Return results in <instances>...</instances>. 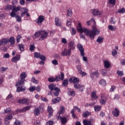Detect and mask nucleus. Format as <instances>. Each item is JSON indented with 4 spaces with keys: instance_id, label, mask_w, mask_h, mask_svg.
Instances as JSON below:
<instances>
[{
    "instance_id": "nucleus-53",
    "label": "nucleus",
    "mask_w": 125,
    "mask_h": 125,
    "mask_svg": "<svg viewBox=\"0 0 125 125\" xmlns=\"http://www.w3.org/2000/svg\"><path fill=\"white\" fill-rule=\"evenodd\" d=\"M67 16L71 17L72 16V10L71 9H68L67 12Z\"/></svg>"
},
{
    "instance_id": "nucleus-35",
    "label": "nucleus",
    "mask_w": 125,
    "mask_h": 125,
    "mask_svg": "<svg viewBox=\"0 0 125 125\" xmlns=\"http://www.w3.org/2000/svg\"><path fill=\"white\" fill-rule=\"evenodd\" d=\"M67 94L69 96H75V91H74V90L72 89H70L67 92Z\"/></svg>"
},
{
    "instance_id": "nucleus-18",
    "label": "nucleus",
    "mask_w": 125,
    "mask_h": 125,
    "mask_svg": "<svg viewBox=\"0 0 125 125\" xmlns=\"http://www.w3.org/2000/svg\"><path fill=\"white\" fill-rule=\"evenodd\" d=\"M21 17H24V16H25V14H26L27 13H28V12H29V10L25 7H23L21 8Z\"/></svg>"
},
{
    "instance_id": "nucleus-7",
    "label": "nucleus",
    "mask_w": 125,
    "mask_h": 125,
    "mask_svg": "<svg viewBox=\"0 0 125 125\" xmlns=\"http://www.w3.org/2000/svg\"><path fill=\"white\" fill-rule=\"evenodd\" d=\"M47 36H48V33L45 31H41V38L39 39V41H43V40L47 38Z\"/></svg>"
},
{
    "instance_id": "nucleus-51",
    "label": "nucleus",
    "mask_w": 125,
    "mask_h": 125,
    "mask_svg": "<svg viewBox=\"0 0 125 125\" xmlns=\"http://www.w3.org/2000/svg\"><path fill=\"white\" fill-rule=\"evenodd\" d=\"M118 13H125V9L124 8H122L118 10L117 11Z\"/></svg>"
},
{
    "instance_id": "nucleus-19",
    "label": "nucleus",
    "mask_w": 125,
    "mask_h": 125,
    "mask_svg": "<svg viewBox=\"0 0 125 125\" xmlns=\"http://www.w3.org/2000/svg\"><path fill=\"white\" fill-rule=\"evenodd\" d=\"M42 110L41 107H36L34 109L33 111L34 116H39L40 115V113H41V110Z\"/></svg>"
},
{
    "instance_id": "nucleus-29",
    "label": "nucleus",
    "mask_w": 125,
    "mask_h": 125,
    "mask_svg": "<svg viewBox=\"0 0 125 125\" xmlns=\"http://www.w3.org/2000/svg\"><path fill=\"white\" fill-rule=\"evenodd\" d=\"M75 44H74V42H70L68 43V49H70V50H74L75 49Z\"/></svg>"
},
{
    "instance_id": "nucleus-2",
    "label": "nucleus",
    "mask_w": 125,
    "mask_h": 125,
    "mask_svg": "<svg viewBox=\"0 0 125 125\" xmlns=\"http://www.w3.org/2000/svg\"><path fill=\"white\" fill-rule=\"evenodd\" d=\"M49 88L51 90L55 96H58L59 95V92H60V89L56 87L54 84H50L48 85Z\"/></svg>"
},
{
    "instance_id": "nucleus-16",
    "label": "nucleus",
    "mask_w": 125,
    "mask_h": 125,
    "mask_svg": "<svg viewBox=\"0 0 125 125\" xmlns=\"http://www.w3.org/2000/svg\"><path fill=\"white\" fill-rule=\"evenodd\" d=\"M47 112L49 114L48 118H50L53 115V109L51 106H48L47 109Z\"/></svg>"
},
{
    "instance_id": "nucleus-21",
    "label": "nucleus",
    "mask_w": 125,
    "mask_h": 125,
    "mask_svg": "<svg viewBox=\"0 0 125 125\" xmlns=\"http://www.w3.org/2000/svg\"><path fill=\"white\" fill-rule=\"evenodd\" d=\"M55 22L56 26H58V27H60V26L62 25L61 20H60V19L59 18H56L55 20Z\"/></svg>"
},
{
    "instance_id": "nucleus-1",
    "label": "nucleus",
    "mask_w": 125,
    "mask_h": 125,
    "mask_svg": "<svg viewBox=\"0 0 125 125\" xmlns=\"http://www.w3.org/2000/svg\"><path fill=\"white\" fill-rule=\"evenodd\" d=\"M77 30L79 32V33H81V34L84 33L85 36L88 37L90 40H94L95 36L97 35H99V33H100V30L97 29L95 26H93V28L91 29L83 28L81 22L78 23V25L77 27Z\"/></svg>"
},
{
    "instance_id": "nucleus-17",
    "label": "nucleus",
    "mask_w": 125,
    "mask_h": 125,
    "mask_svg": "<svg viewBox=\"0 0 125 125\" xmlns=\"http://www.w3.org/2000/svg\"><path fill=\"white\" fill-rule=\"evenodd\" d=\"M112 115L114 117L118 118L120 116V110H119V109L115 108L112 111Z\"/></svg>"
},
{
    "instance_id": "nucleus-61",
    "label": "nucleus",
    "mask_w": 125,
    "mask_h": 125,
    "mask_svg": "<svg viewBox=\"0 0 125 125\" xmlns=\"http://www.w3.org/2000/svg\"><path fill=\"white\" fill-rule=\"evenodd\" d=\"M31 82L32 83H38V80H36V78L35 77H32L31 79Z\"/></svg>"
},
{
    "instance_id": "nucleus-58",
    "label": "nucleus",
    "mask_w": 125,
    "mask_h": 125,
    "mask_svg": "<svg viewBox=\"0 0 125 125\" xmlns=\"http://www.w3.org/2000/svg\"><path fill=\"white\" fill-rule=\"evenodd\" d=\"M36 48V47H35V45H31L30 46V51H34L35 50V49Z\"/></svg>"
},
{
    "instance_id": "nucleus-62",
    "label": "nucleus",
    "mask_w": 125,
    "mask_h": 125,
    "mask_svg": "<svg viewBox=\"0 0 125 125\" xmlns=\"http://www.w3.org/2000/svg\"><path fill=\"white\" fill-rule=\"evenodd\" d=\"M117 54H118L117 51L115 49H113L112 51V55H113V56H116Z\"/></svg>"
},
{
    "instance_id": "nucleus-31",
    "label": "nucleus",
    "mask_w": 125,
    "mask_h": 125,
    "mask_svg": "<svg viewBox=\"0 0 125 125\" xmlns=\"http://www.w3.org/2000/svg\"><path fill=\"white\" fill-rule=\"evenodd\" d=\"M99 83L101 85H102V86H106V80L104 79H101L99 81Z\"/></svg>"
},
{
    "instance_id": "nucleus-42",
    "label": "nucleus",
    "mask_w": 125,
    "mask_h": 125,
    "mask_svg": "<svg viewBox=\"0 0 125 125\" xmlns=\"http://www.w3.org/2000/svg\"><path fill=\"white\" fill-rule=\"evenodd\" d=\"M90 112L87 111L83 112V118H87V117H88V116H90Z\"/></svg>"
},
{
    "instance_id": "nucleus-22",
    "label": "nucleus",
    "mask_w": 125,
    "mask_h": 125,
    "mask_svg": "<svg viewBox=\"0 0 125 125\" xmlns=\"http://www.w3.org/2000/svg\"><path fill=\"white\" fill-rule=\"evenodd\" d=\"M104 65L105 68L109 69L111 67V62L109 61L105 60L104 62Z\"/></svg>"
},
{
    "instance_id": "nucleus-28",
    "label": "nucleus",
    "mask_w": 125,
    "mask_h": 125,
    "mask_svg": "<svg viewBox=\"0 0 125 125\" xmlns=\"http://www.w3.org/2000/svg\"><path fill=\"white\" fill-rule=\"evenodd\" d=\"M75 22V20L74 19H68L67 20V22H66V25L68 27H71V25H72V23H74Z\"/></svg>"
},
{
    "instance_id": "nucleus-5",
    "label": "nucleus",
    "mask_w": 125,
    "mask_h": 125,
    "mask_svg": "<svg viewBox=\"0 0 125 125\" xmlns=\"http://www.w3.org/2000/svg\"><path fill=\"white\" fill-rule=\"evenodd\" d=\"M92 14L93 16H99L101 17L103 14V11L99 10L98 9H94L92 11Z\"/></svg>"
},
{
    "instance_id": "nucleus-8",
    "label": "nucleus",
    "mask_w": 125,
    "mask_h": 125,
    "mask_svg": "<svg viewBox=\"0 0 125 125\" xmlns=\"http://www.w3.org/2000/svg\"><path fill=\"white\" fill-rule=\"evenodd\" d=\"M71 52L72 51L70 49L65 48L62 51V56H71Z\"/></svg>"
},
{
    "instance_id": "nucleus-45",
    "label": "nucleus",
    "mask_w": 125,
    "mask_h": 125,
    "mask_svg": "<svg viewBox=\"0 0 125 125\" xmlns=\"http://www.w3.org/2000/svg\"><path fill=\"white\" fill-rule=\"evenodd\" d=\"M101 74L103 76V77H106L107 75V72L106 71V70L102 69L101 70Z\"/></svg>"
},
{
    "instance_id": "nucleus-3",
    "label": "nucleus",
    "mask_w": 125,
    "mask_h": 125,
    "mask_svg": "<svg viewBox=\"0 0 125 125\" xmlns=\"http://www.w3.org/2000/svg\"><path fill=\"white\" fill-rule=\"evenodd\" d=\"M27 77V74L25 72H23L20 76L21 80H19L17 82L16 85V86H19L22 85V84H24V82L25 81V79Z\"/></svg>"
},
{
    "instance_id": "nucleus-27",
    "label": "nucleus",
    "mask_w": 125,
    "mask_h": 125,
    "mask_svg": "<svg viewBox=\"0 0 125 125\" xmlns=\"http://www.w3.org/2000/svg\"><path fill=\"white\" fill-rule=\"evenodd\" d=\"M31 107L32 106H27L26 107H24L22 109L19 110L18 111L22 112V113H24V112H26L27 111H28V110H30Z\"/></svg>"
},
{
    "instance_id": "nucleus-14",
    "label": "nucleus",
    "mask_w": 125,
    "mask_h": 125,
    "mask_svg": "<svg viewBox=\"0 0 125 125\" xmlns=\"http://www.w3.org/2000/svg\"><path fill=\"white\" fill-rule=\"evenodd\" d=\"M44 21V17L43 16H40L38 19L36 20V23L38 25H42V23Z\"/></svg>"
},
{
    "instance_id": "nucleus-23",
    "label": "nucleus",
    "mask_w": 125,
    "mask_h": 125,
    "mask_svg": "<svg viewBox=\"0 0 125 125\" xmlns=\"http://www.w3.org/2000/svg\"><path fill=\"white\" fill-rule=\"evenodd\" d=\"M25 90H26V87L24 86L17 87V92H21L22 91H25Z\"/></svg>"
},
{
    "instance_id": "nucleus-32",
    "label": "nucleus",
    "mask_w": 125,
    "mask_h": 125,
    "mask_svg": "<svg viewBox=\"0 0 125 125\" xmlns=\"http://www.w3.org/2000/svg\"><path fill=\"white\" fill-rule=\"evenodd\" d=\"M93 76H95L96 77H99V73H98V71H96L95 72H92L91 74V79H93L94 77Z\"/></svg>"
},
{
    "instance_id": "nucleus-57",
    "label": "nucleus",
    "mask_w": 125,
    "mask_h": 125,
    "mask_svg": "<svg viewBox=\"0 0 125 125\" xmlns=\"http://www.w3.org/2000/svg\"><path fill=\"white\" fill-rule=\"evenodd\" d=\"M62 84L63 85H64V86H66V85H68V80L65 79L63 81L62 83Z\"/></svg>"
},
{
    "instance_id": "nucleus-46",
    "label": "nucleus",
    "mask_w": 125,
    "mask_h": 125,
    "mask_svg": "<svg viewBox=\"0 0 125 125\" xmlns=\"http://www.w3.org/2000/svg\"><path fill=\"white\" fill-rule=\"evenodd\" d=\"M15 17H16V19L17 22H21V21H22V19L21 18V17L20 16H17V15Z\"/></svg>"
},
{
    "instance_id": "nucleus-59",
    "label": "nucleus",
    "mask_w": 125,
    "mask_h": 125,
    "mask_svg": "<svg viewBox=\"0 0 125 125\" xmlns=\"http://www.w3.org/2000/svg\"><path fill=\"white\" fill-rule=\"evenodd\" d=\"M109 3L114 5L116 3V0H108Z\"/></svg>"
},
{
    "instance_id": "nucleus-30",
    "label": "nucleus",
    "mask_w": 125,
    "mask_h": 125,
    "mask_svg": "<svg viewBox=\"0 0 125 125\" xmlns=\"http://www.w3.org/2000/svg\"><path fill=\"white\" fill-rule=\"evenodd\" d=\"M9 42L10 43V45H13V44L15 43V39L14 38V37H12L10 38V39H9Z\"/></svg>"
},
{
    "instance_id": "nucleus-24",
    "label": "nucleus",
    "mask_w": 125,
    "mask_h": 125,
    "mask_svg": "<svg viewBox=\"0 0 125 125\" xmlns=\"http://www.w3.org/2000/svg\"><path fill=\"white\" fill-rule=\"evenodd\" d=\"M90 23H93V24H94V25L92 26V29H93V27H95L96 28V22H95L94 19H92L91 21H87L86 24L87 26H89L90 25Z\"/></svg>"
},
{
    "instance_id": "nucleus-20",
    "label": "nucleus",
    "mask_w": 125,
    "mask_h": 125,
    "mask_svg": "<svg viewBox=\"0 0 125 125\" xmlns=\"http://www.w3.org/2000/svg\"><path fill=\"white\" fill-rule=\"evenodd\" d=\"M56 82H58L59 81H61L64 80V74L63 73H61V74L58 75L56 77Z\"/></svg>"
},
{
    "instance_id": "nucleus-38",
    "label": "nucleus",
    "mask_w": 125,
    "mask_h": 125,
    "mask_svg": "<svg viewBox=\"0 0 125 125\" xmlns=\"http://www.w3.org/2000/svg\"><path fill=\"white\" fill-rule=\"evenodd\" d=\"M108 28L110 31H111V32H115L116 29V26L113 25H108Z\"/></svg>"
},
{
    "instance_id": "nucleus-54",
    "label": "nucleus",
    "mask_w": 125,
    "mask_h": 125,
    "mask_svg": "<svg viewBox=\"0 0 125 125\" xmlns=\"http://www.w3.org/2000/svg\"><path fill=\"white\" fill-rule=\"evenodd\" d=\"M7 70V67H2L0 68V71L2 72V73H4Z\"/></svg>"
},
{
    "instance_id": "nucleus-6",
    "label": "nucleus",
    "mask_w": 125,
    "mask_h": 125,
    "mask_svg": "<svg viewBox=\"0 0 125 125\" xmlns=\"http://www.w3.org/2000/svg\"><path fill=\"white\" fill-rule=\"evenodd\" d=\"M13 117L12 116V114H9L8 115H7L4 118V123L5 125H9V123L10 122L9 121L11 120L12 119H13Z\"/></svg>"
},
{
    "instance_id": "nucleus-40",
    "label": "nucleus",
    "mask_w": 125,
    "mask_h": 125,
    "mask_svg": "<svg viewBox=\"0 0 125 125\" xmlns=\"http://www.w3.org/2000/svg\"><path fill=\"white\" fill-rule=\"evenodd\" d=\"M13 7L12 5L8 4L5 7V10L7 11H8V10H11L12 9Z\"/></svg>"
},
{
    "instance_id": "nucleus-39",
    "label": "nucleus",
    "mask_w": 125,
    "mask_h": 125,
    "mask_svg": "<svg viewBox=\"0 0 125 125\" xmlns=\"http://www.w3.org/2000/svg\"><path fill=\"white\" fill-rule=\"evenodd\" d=\"M103 40H104L103 37H99L97 39L96 42L99 43H101V42H103Z\"/></svg>"
},
{
    "instance_id": "nucleus-25",
    "label": "nucleus",
    "mask_w": 125,
    "mask_h": 125,
    "mask_svg": "<svg viewBox=\"0 0 125 125\" xmlns=\"http://www.w3.org/2000/svg\"><path fill=\"white\" fill-rule=\"evenodd\" d=\"M20 58L21 56L19 55H17L12 59V61L14 63H17L18 61H19V60H20Z\"/></svg>"
},
{
    "instance_id": "nucleus-26",
    "label": "nucleus",
    "mask_w": 125,
    "mask_h": 125,
    "mask_svg": "<svg viewBox=\"0 0 125 125\" xmlns=\"http://www.w3.org/2000/svg\"><path fill=\"white\" fill-rule=\"evenodd\" d=\"M2 41V43H3V45H7L9 42V39L8 38H3L1 39Z\"/></svg>"
},
{
    "instance_id": "nucleus-47",
    "label": "nucleus",
    "mask_w": 125,
    "mask_h": 125,
    "mask_svg": "<svg viewBox=\"0 0 125 125\" xmlns=\"http://www.w3.org/2000/svg\"><path fill=\"white\" fill-rule=\"evenodd\" d=\"M34 54L35 58H40L41 56V53L39 52H35Z\"/></svg>"
},
{
    "instance_id": "nucleus-64",
    "label": "nucleus",
    "mask_w": 125,
    "mask_h": 125,
    "mask_svg": "<svg viewBox=\"0 0 125 125\" xmlns=\"http://www.w3.org/2000/svg\"><path fill=\"white\" fill-rule=\"evenodd\" d=\"M14 125H21V122L19 120H16Z\"/></svg>"
},
{
    "instance_id": "nucleus-63",
    "label": "nucleus",
    "mask_w": 125,
    "mask_h": 125,
    "mask_svg": "<svg viewBox=\"0 0 125 125\" xmlns=\"http://www.w3.org/2000/svg\"><path fill=\"white\" fill-rule=\"evenodd\" d=\"M45 125H53V121H49L46 123Z\"/></svg>"
},
{
    "instance_id": "nucleus-49",
    "label": "nucleus",
    "mask_w": 125,
    "mask_h": 125,
    "mask_svg": "<svg viewBox=\"0 0 125 125\" xmlns=\"http://www.w3.org/2000/svg\"><path fill=\"white\" fill-rule=\"evenodd\" d=\"M29 91H30V92H33L35 91V90H36V86H31L29 88Z\"/></svg>"
},
{
    "instance_id": "nucleus-52",
    "label": "nucleus",
    "mask_w": 125,
    "mask_h": 125,
    "mask_svg": "<svg viewBox=\"0 0 125 125\" xmlns=\"http://www.w3.org/2000/svg\"><path fill=\"white\" fill-rule=\"evenodd\" d=\"M79 74H81V76H82V77H84L85 76H86V73L83 71L82 70H79Z\"/></svg>"
},
{
    "instance_id": "nucleus-13",
    "label": "nucleus",
    "mask_w": 125,
    "mask_h": 125,
    "mask_svg": "<svg viewBox=\"0 0 125 125\" xmlns=\"http://www.w3.org/2000/svg\"><path fill=\"white\" fill-rule=\"evenodd\" d=\"M18 103L20 104H30V100L28 99H20L18 101Z\"/></svg>"
},
{
    "instance_id": "nucleus-43",
    "label": "nucleus",
    "mask_w": 125,
    "mask_h": 125,
    "mask_svg": "<svg viewBox=\"0 0 125 125\" xmlns=\"http://www.w3.org/2000/svg\"><path fill=\"white\" fill-rule=\"evenodd\" d=\"M11 111V108L8 107L4 109V112L5 114H9Z\"/></svg>"
},
{
    "instance_id": "nucleus-55",
    "label": "nucleus",
    "mask_w": 125,
    "mask_h": 125,
    "mask_svg": "<svg viewBox=\"0 0 125 125\" xmlns=\"http://www.w3.org/2000/svg\"><path fill=\"white\" fill-rule=\"evenodd\" d=\"M39 58L40 59H41V60H42V61H44V60H46V58H45V56L42 55H41Z\"/></svg>"
},
{
    "instance_id": "nucleus-36",
    "label": "nucleus",
    "mask_w": 125,
    "mask_h": 125,
    "mask_svg": "<svg viewBox=\"0 0 125 125\" xmlns=\"http://www.w3.org/2000/svg\"><path fill=\"white\" fill-rule=\"evenodd\" d=\"M60 119L61 120L62 124L63 125H64V124H66V123H67V118H66V117H60Z\"/></svg>"
},
{
    "instance_id": "nucleus-48",
    "label": "nucleus",
    "mask_w": 125,
    "mask_h": 125,
    "mask_svg": "<svg viewBox=\"0 0 125 125\" xmlns=\"http://www.w3.org/2000/svg\"><path fill=\"white\" fill-rule=\"evenodd\" d=\"M21 51H24V45L23 44H20L18 45Z\"/></svg>"
},
{
    "instance_id": "nucleus-50",
    "label": "nucleus",
    "mask_w": 125,
    "mask_h": 125,
    "mask_svg": "<svg viewBox=\"0 0 125 125\" xmlns=\"http://www.w3.org/2000/svg\"><path fill=\"white\" fill-rule=\"evenodd\" d=\"M48 81L49 83H53L54 82L56 81V80L53 77H50L48 79Z\"/></svg>"
},
{
    "instance_id": "nucleus-9",
    "label": "nucleus",
    "mask_w": 125,
    "mask_h": 125,
    "mask_svg": "<svg viewBox=\"0 0 125 125\" xmlns=\"http://www.w3.org/2000/svg\"><path fill=\"white\" fill-rule=\"evenodd\" d=\"M75 111H77V112H81V109L78 106H74L73 107V110H71V113L72 116V118H76V114H75Z\"/></svg>"
},
{
    "instance_id": "nucleus-34",
    "label": "nucleus",
    "mask_w": 125,
    "mask_h": 125,
    "mask_svg": "<svg viewBox=\"0 0 125 125\" xmlns=\"http://www.w3.org/2000/svg\"><path fill=\"white\" fill-rule=\"evenodd\" d=\"M61 101V98H60V97H58L52 100V102H53V104H55V103H59V102Z\"/></svg>"
},
{
    "instance_id": "nucleus-41",
    "label": "nucleus",
    "mask_w": 125,
    "mask_h": 125,
    "mask_svg": "<svg viewBox=\"0 0 125 125\" xmlns=\"http://www.w3.org/2000/svg\"><path fill=\"white\" fill-rule=\"evenodd\" d=\"M95 112H98L101 110V106L100 105H96L94 107Z\"/></svg>"
},
{
    "instance_id": "nucleus-33",
    "label": "nucleus",
    "mask_w": 125,
    "mask_h": 125,
    "mask_svg": "<svg viewBox=\"0 0 125 125\" xmlns=\"http://www.w3.org/2000/svg\"><path fill=\"white\" fill-rule=\"evenodd\" d=\"M91 97L92 99H94V100H96V99H98V96L96 95V92L94 91L92 92L91 93Z\"/></svg>"
},
{
    "instance_id": "nucleus-15",
    "label": "nucleus",
    "mask_w": 125,
    "mask_h": 125,
    "mask_svg": "<svg viewBox=\"0 0 125 125\" xmlns=\"http://www.w3.org/2000/svg\"><path fill=\"white\" fill-rule=\"evenodd\" d=\"M77 48L80 52L81 55H83V53H84V49L82 44H78Z\"/></svg>"
},
{
    "instance_id": "nucleus-12",
    "label": "nucleus",
    "mask_w": 125,
    "mask_h": 125,
    "mask_svg": "<svg viewBox=\"0 0 125 125\" xmlns=\"http://www.w3.org/2000/svg\"><path fill=\"white\" fill-rule=\"evenodd\" d=\"M107 101V98L104 94H102L101 96V99L100 100V102L102 105H105L106 104V101Z\"/></svg>"
},
{
    "instance_id": "nucleus-10",
    "label": "nucleus",
    "mask_w": 125,
    "mask_h": 125,
    "mask_svg": "<svg viewBox=\"0 0 125 125\" xmlns=\"http://www.w3.org/2000/svg\"><path fill=\"white\" fill-rule=\"evenodd\" d=\"M74 86V88L79 89L81 92H83V89H84V85L83 84H75Z\"/></svg>"
},
{
    "instance_id": "nucleus-11",
    "label": "nucleus",
    "mask_w": 125,
    "mask_h": 125,
    "mask_svg": "<svg viewBox=\"0 0 125 125\" xmlns=\"http://www.w3.org/2000/svg\"><path fill=\"white\" fill-rule=\"evenodd\" d=\"M69 83H79L80 79L79 78L72 77L69 79Z\"/></svg>"
},
{
    "instance_id": "nucleus-4",
    "label": "nucleus",
    "mask_w": 125,
    "mask_h": 125,
    "mask_svg": "<svg viewBox=\"0 0 125 125\" xmlns=\"http://www.w3.org/2000/svg\"><path fill=\"white\" fill-rule=\"evenodd\" d=\"M21 9V6H18L16 7L15 6H14L12 10V12L10 13L11 17H15L16 15H17L16 13L18 12V11H20Z\"/></svg>"
},
{
    "instance_id": "nucleus-56",
    "label": "nucleus",
    "mask_w": 125,
    "mask_h": 125,
    "mask_svg": "<svg viewBox=\"0 0 125 125\" xmlns=\"http://www.w3.org/2000/svg\"><path fill=\"white\" fill-rule=\"evenodd\" d=\"M77 32L76 31V29H75V28H72L71 29V34L72 35V36H74L75 35H76Z\"/></svg>"
},
{
    "instance_id": "nucleus-60",
    "label": "nucleus",
    "mask_w": 125,
    "mask_h": 125,
    "mask_svg": "<svg viewBox=\"0 0 125 125\" xmlns=\"http://www.w3.org/2000/svg\"><path fill=\"white\" fill-rule=\"evenodd\" d=\"M117 75H118V76H120V77H122V76H124V73L123 72V71L118 70L117 71Z\"/></svg>"
},
{
    "instance_id": "nucleus-37",
    "label": "nucleus",
    "mask_w": 125,
    "mask_h": 125,
    "mask_svg": "<svg viewBox=\"0 0 125 125\" xmlns=\"http://www.w3.org/2000/svg\"><path fill=\"white\" fill-rule=\"evenodd\" d=\"M41 32H42V31L36 32L33 36V39H37V38H39V37L41 36Z\"/></svg>"
},
{
    "instance_id": "nucleus-44",
    "label": "nucleus",
    "mask_w": 125,
    "mask_h": 125,
    "mask_svg": "<svg viewBox=\"0 0 125 125\" xmlns=\"http://www.w3.org/2000/svg\"><path fill=\"white\" fill-rule=\"evenodd\" d=\"M64 112H65V109H64V107L61 106L60 111L59 112V115H60L61 114H64Z\"/></svg>"
}]
</instances>
